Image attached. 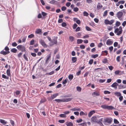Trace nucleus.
<instances>
[{
  "instance_id": "1",
  "label": "nucleus",
  "mask_w": 126,
  "mask_h": 126,
  "mask_svg": "<svg viewBox=\"0 0 126 126\" xmlns=\"http://www.w3.org/2000/svg\"><path fill=\"white\" fill-rule=\"evenodd\" d=\"M101 107L104 109H107L108 110H115V108L112 106H109L106 105H102Z\"/></svg>"
},
{
  "instance_id": "2",
  "label": "nucleus",
  "mask_w": 126,
  "mask_h": 126,
  "mask_svg": "<svg viewBox=\"0 0 126 126\" xmlns=\"http://www.w3.org/2000/svg\"><path fill=\"white\" fill-rule=\"evenodd\" d=\"M122 28L121 27H120L119 28H117L114 31L115 33H116L117 35H119L122 33Z\"/></svg>"
},
{
  "instance_id": "3",
  "label": "nucleus",
  "mask_w": 126,
  "mask_h": 126,
  "mask_svg": "<svg viewBox=\"0 0 126 126\" xmlns=\"http://www.w3.org/2000/svg\"><path fill=\"white\" fill-rule=\"evenodd\" d=\"M16 47L18 50H20L22 52H25L26 51L25 47L22 45H18Z\"/></svg>"
},
{
  "instance_id": "4",
  "label": "nucleus",
  "mask_w": 126,
  "mask_h": 126,
  "mask_svg": "<svg viewBox=\"0 0 126 126\" xmlns=\"http://www.w3.org/2000/svg\"><path fill=\"white\" fill-rule=\"evenodd\" d=\"M123 15V13L122 12L120 11L118 12L116 14V15L118 18L120 20H121V18Z\"/></svg>"
},
{
  "instance_id": "5",
  "label": "nucleus",
  "mask_w": 126,
  "mask_h": 126,
  "mask_svg": "<svg viewBox=\"0 0 126 126\" xmlns=\"http://www.w3.org/2000/svg\"><path fill=\"white\" fill-rule=\"evenodd\" d=\"M112 120V119L111 118H106L104 120V124L106 125V123L110 124L111 123Z\"/></svg>"
},
{
  "instance_id": "6",
  "label": "nucleus",
  "mask_w": 126,
  "mask_h": 126,
  "mask_svg": "<svg viewBox=\"0 0 126 126\" xmlns=\"http://www.w3.org/2000/svg\"><path fill=\"white\" fill-rule=\"evenodd\" d=\"M114 21V20H111L109 21L107 19L105 20V23L106 24H112Z\"/></svg>"
},
{
  "instance_id": "7",
  "label": "nucleus",
  "mask_w": 126,
  "mask_h": 126,
  "mask_svg": "<svg viewBox=\"0 0 126 126\" xmlns=\"http://www.w3.org/2000/svg\"><path fill=\"white\" fill-rule=\"evenodd\" d=\"M99 117L98 116L97 117L95 116L92 117L91 118V120L92 122L97 123L98 118H99Z\"/></svg>"
},
{
  "instance_id": "8",
  "label": "nucleus",
  "mask_w": 126,
  "mask_h": 126,
  "mask_svg": "<svg viewBox=\"0 0 126 126\" xmlns=\"http://www.w3.org/2000/svg\"><path fill=\"white\" fill-rule=\"evenodd\" d=\"M43 47H47V45L45 43L44 41L42 39L40 40L39 41Z\"/></svg>"
},
{
  "instance_id": "9",
  "label": "nucleus",
  "mask_w": 126,
  "mask_h": 126,
  "mask_svg": "<svg viewBox=\"0 0 126 126\" xmlns=\"http://www.w3.org/2000/svg\"><path fill=\"white\" fill-rule=\"evenodd\" d=\"M123 73V72H121L119 70L116 71L114 72V74L116 75H121Z\"/></svg>"
},
{
  "instance_id": "10",
  "label": "nucleus",
  "mask_w": 126,
  "mask_h": 126,
  "mask_svg": "<svg viewBox=\"0 0 126 126\" xmlns=\"http://www.w3.org/2000/svg\"><path fill=\"white\" fill-rule=\"evenodd\" d=\"M72 99V98H63V102H68L70 101Z\"/></svg>"
},
{
  "instance_id": "11",
  "label": "nucleus",
  "mask_w": 126,
  "mask_h": 126,
  "mask_svg": "<svg viewBox=\"0 0 126 126\" xmlns=\"http://www.w3.org/2000/svg\"><path fill=\"white\" fill-rule=\"evenodd\" d=\"M92 95L93 97H95L99 95V94L98 92L95 91L92 93Z\"/></svg>"
},
{
  "instance_id": "12",
  "label": "nucleus",
  "mask_w": 126,
  "mask_h": 126,
  "mask_svg": "<svg viewBox=\"0 0 126 126\" xmlns=\"http://www.w3.org/2000/svg\"><path fill=\"white\" fill-rule=\"evenodd\" d=\"M112 43V41L110 39H108L107 40L106 43V44L108 45H110Z\"/></svg>"
},
{
  "instance_id": "13",
  "label": "nucleus",
  "mask_w": 126,
  "mask_h": 126,
  "mask_svg": "<svg viewBox=\"0 0 126 126\" xmlns=\"http://www.w3.org/2000/svg\"><path fill=\"white\" fill-rule=\"evenodd\" d=\"M118 85V84L117 83L115 82L113 83L111 86V87L114 88L115 89H116L117 86Z\"/></svg>"
},
{
  "instance_id": "14",
  "label": "nucleus",
  "mask_w": 126,
  "mask_h": 126,
  "mask_svg": "<svg viewBox=\"0 0 126 126\" xmlns=\"http://www.w3.org/2000/svg\"><path fill=\"white\" fill-rule=\"evenodd\" d=\"M73 20L74 22H76L78 24H79L80 23V21L77 18H73Z\"/></svg>"
},
{
  "instance_id": "15",
  "label": "nucleus",
  "mask_w": 126,
  "mask_h": 126,
  "mask_svg": "<svg viewBox=\"0 0 126 126\" xmlns=\"http://www.w3.org/2000/svg\"><path fill=\"white\" fill-rule=\"evenodd\" d=\"M58 93H56L53 94V95L51 96L50 97L51 99H54L58 96Z\"/></svg>"
},
{
  "instance_id": "16",
  "label": "nucleus",
  "mask_w": 126,
  "mask_h": 126,
  "mask_svg": "<svg viewBox=\"0 0 126 126\" xmlns=\"http://www.w3.org/2000/svg\"><path fill=\"white\" fill-rule=\"evenodd\" d=\"M58 2L57 1L54 0H51L49 2L50 3L55 4H58Z\"/></svg>"
},
{
  "instance_id": "17",
  "label": "nucleus",
  "mask_w": 126,
  "mask_h": 126,
  "mask_svg": "<svg viewBox=\"0 0 126 126\" xmlns=\"http://www.w3.org/2000/svg\"><path fill=\"white\" fill-rule=\"evenodd\" d=\"M103 7L102 5L100 3H98L97 5V7L98 9H99L102 8Z\"/></svg>"
},
{
  "instance_id": "18",
  "label": "nucleus",
  "mask_w": 126,
  "mask_h": 126,
  "mask_svg": "<svg viewBox=\"0 0 126 126\" xmlns=\"http://www.w3.org/2000/svg\"><path fill=\"white\" fill-rule=\"evenodd\" d=\"M0 122L4 125H6L7 123L6 121H5L4 120L2 119H0Z\"/></svg>"
},
{
  "instance_id": "19",
  "label": "nucleus",
  "mask_w": 126,
  "mask_h": 126,
  "mask_svg": "<svg viewBox=\"0 0 126 126\" xmlns=\"http://www.w3.org/2000/svg\"><path fill=\"white\" fill-rule=\"evenodd\" d=\"M57 43V41L56 40H54L53 42L51 41L50 43H49V45L50 46L53 45L54 44H56Z\"/></svg>"
},
{
  "instance_id": "20",
  "label": "nucleus",
  "mask_w": 126,
  "mask_h": 126,
  "mask_svg": "<svg viewBox=\"0 0 126 126\" xmlns=\"http://www.w3.org/2000/svg\"><path fill=\"white\" fill-rule=\"evenodd\" d=\"M67 126H73V124L71 122H67L66 123Z\"/></svg>"
},
{
  "instance_id": "21",
  "label": "nucleus",
  "mask_w": 126,
  "mask_h": 126,
  "mask_svg": "<svg viewBox=\"0 0 126 126\" xmlns=\"http://www.w3.org/2000/svg\"><path fill=\"white\" fill-rule=\"evenodd\" d=\"M95 113V111L94 110H92L90 111L88 114V116L89 117H91L92 115Z\"/></svg>"
},
{
  "instance_id": "22",
  "label": "nucleus",
  "mask_w": 126,
  "mask_h": 126,
  "mask_svg": "<svg viewBox=\"0 0 126 126\" xmlns=\"http://www.w3.org/2000/svg\"><path fill=\"white\" fill-rule=\"evenodd\" d=\"M51 56L50 54L49 55L47 56L46 61V63H48V62L49 60L50 59Z\"/></svg>"
},
{
  "instance_id": "23",
  "label": "nucleus",
  "mask_w": 126,
  "mask_h": 126,
  "mask_svg": "<svg viewBox=\"0 0 126 126\" xmlns=\"http://www.w3.org/2000/svg\"><path fill=\"white\" fill-rule=\"evenodd\" d=\"M10 53V52L8 51H7L6 52L4 51H2L0 53L1 54L4 55H6L7 54H8Z\"/></svg>"
},
{
  "instance_id": "24",
  "label": "nucleus",
  "mask_w": 126,
  "mask_h": 126,
  "mask_svg": "<svg viewBox=\"0 0 126 126\" xmlns=\"http://www.w3.org/2000/svg\"><path fill=\"white\" fill-rule=\"evenodd\" d=\"M114 94L117 96H119L121 95V94L119 92H115L114 93Z\"/></svg>"
},
{
  "instance_id": "25",
  "label": "nucleus",
  "mask_w": 126,
  "mask_h": 126,
  "mask_svg": "<svg viewBox=\"0 0 126 126\" xmlns=\"http://www.w3.org/2000/svg\"><path fill=\"white\" fill-rule=\"evenodd\" d=\"M10 69H7L6 71L7 74L8 76L10 77L11 76L10 73Z\"/></svg>"
},
{
  "instance_id": "26",
  "label": "nucleus",
  "mask_w": 126,
  "mask_h": 126,
  "mask_svg": "<svg viewBox=\"0 0 126 126\" xmlns=\"http://www.w3.org/2000/svg\"><path fill=\"white\" fill-rule=\"evenodd\" d=\"M11 51L14 53H16L17 51V50L15 48H13L11 49Z\"/></svg>"
},
{
  "instance_id": "27",
  "label": "nucleus",
  "mask_w": 126,
  "mask_h": 126,
  "mask_svg": "<svg viewBox=\"0 0 126 126\" xmlns=\"http://www.w3.org/2000/svg\"><path fill=\"white\" fill-rule=\"evenodd\" d=\"M70 110L73 111H81V110L79 108H74L70 109Z\"/></svg>"
},
{
  "instance_id": "28",
  "label": "nucleus",
  "mask_w": 126,
  "mask_h": 126,
  "mask_svg": "<svg viewBox=\"0 0 126 126\" xmlns=\"http://www.w3.org/2000/svg\"><path fill=\"white\" fill-rule=\"evenodd\" d=\"M79 114L80 115H87V113H84L82 111H81L80 113Z\"/></svg>"
},
{
  "instance_id": "29",
  "label": "nucleus",
  "mask_w": 126,
  "mask_h": 126,
  "mask_svg": "<svg viewBox=\"0 0 126 126\" xmlns=\"http://www.w3.org/2000/svg\"><path fill=\"white\" fill-rule=\"evenodd\" d=\"M54 100L58 103L63 102V98L62 99H55Z\"/></svg>"
},
{
  "instance_id": "30",
  "label": "nucleus",
  "mask_w": 126,
  "mask_h": 126,
  "mask_svg": "<svg viewBox=\"0 0 126 126\" xmlns=\"http://www.w3.org/2000/svg\"><path fill=\"white\" fill-rule=\"evenodd\" d=\"M83 41L82 39H78L77 40V43L78 44H81L82 43Z\"/></svg>"
},
{
  "instance_id": "31",
  "label": "nucleus",
  "mask_w": 126,
  "mask_h": 126,
  "mask_svg": "<svg viewBox=\"0 0 126 126\" xmlns=\"http://www.w3.org/2000/svg\"><path fill=\"white\" fill-rule=\"evenodd\" d=\"M2 77L4 79H9V77L6 76L5 75L3 74L2 75Z\"/></svg>"
},
{
  "instance_id": "32",
  "label": "nucleus",
  "mask_w": 126,
  "mask_h": 126,
  "mask_svg": "<svg viewBox=\"0 0 126 126\" xmlns=\"http://www.w3.org/2000/svg\"><path fill=\"white\" fill-rule=\"evenodd\" d=\"M73 77V75H72L70 74L68 76V78L70 80H71Z\"/></svg>"
},
{
  "instance_id": "33",
  "label": "nucleus",
  "mask_w": 126,
  "mask_h": 126,
  "mask_svg": "<svg viewBox=\"0 0 126 126\" xmlns=\"http://www.w3.org/2000/svg\"><path fill=\"white\" fill-rule=\"evenodd\" d=\"M77 60V58L76 57H73L72 59V60L73 63L75 62Z\"/></svg>"
},
{
  "instance_id": "34",
  "label": "nucleus",
  "mask_w": 126,
  "mask_h": 126,
  "mask_svg": "<svg viewBox=\"0 0 126 126\" xmlns=\"http://www.w3.org/2000/svg\"><path fill=\"white\" fill-rule=\"evenodd\" d=\"M103 120V118H102L100 119H98V118L97 123H100Z\"/></svg>"
},
{
  "instance_id": "35",
  "label": "nucleus",
  "mask_w": 126,
  "mask_h": 126,
  "mask_svg": "<svg viewBox=\"0 0 126 126\" xmlns=\"http://www.w3.org/2000/svg\"><path fill=\"white\" fill-rule=\"evenodd\" d=\"M69 40L71 42H72L74 39V37L72 36H70L69 37Z\"/></svg>"
},
{
  "instance_id": "36",
  "label": "nucleus",
  "mask_w": 126,
  "mask_h": 126,
  "mask_svg": "<svg viewBox=\"0 0 126 126\" xmlns=\"http://www.w3.org/2000/svg\"><path fill=\"white\" fill-rule=\"evenodd\" d=\"M120 24H121L120 22L117 21L116 22L115 24L116 26L118 27L120 25Z\"/></svg>"
},
{
  "instance_id": "37",
  "label": "nucleus",
  "mask_w": 126,
  "mask_h": 126,
  "mask_svg": "<svg viewBox=\"0 0 126 126\" xmlns=\"http://www.w3.org/2000/svg\"><path fill=\"white\" fill-rule=\"evenodd\" d=\"M23 57L25 59L26 61H28V59L26 56L25 54H24L23 55Z\"/></svg>"
},
{
  "instance_id": "38",
  "label": "nucleus",
  "mask_w": 126,
  "mask_h": 126,
  "mask_svg": "<svg viewBox=\"0 0 126 126\" xmlns=\"http://www.w3.org/2000/svg\"><path fill=\"white\" fill-rule=\"evenodd\" d=\"M107 60L106 58L102 60V62L104 63H106L107 62Z\"/></svg>"
},
{
  "instance_id": "39",
  "label": "nucleus",
  "mask_w": 126,
  "mask_h": 126,
  "mask_svg": "<svg viewBox=\"0 0 126 126\" xmlns=\"http://www.w3.org/2000/svg\"><path fill=\"white\" fill-rule=\"evenodd\" d=\"M77 90L79 92H80L81 91V88L79 87H77Z\"/></svg>"
},
{
  "instance_id": "40",
  "label": "nucleus",
  "mask_w": 126,
  "mask_h": 126,
  "mask_svg": "<svg viewBox=\"0 0 126 126\" xmlns=\"http://www.w3.org/2000/svg\"><path fill=\"white\" fill-rule=\"evenodd\" d=\"M83 14L84 16H87L89 15V14L86 11L84 12H83Z\"/></svg>"
},
{
  "instance_id": "41",
  "label": "nucleus",
  "mask_w": 126,
  "mask_h": 126,
  "mask_svg": "<svg viewBox=\"0 0 126 126\" xmlns=\"http://www.w3.org/2000/svg\"><path fill=\"white\" fill-rule=\"evenodd\" d=\"M114 122L115 124H118L119 123V122L116 119H114Z\"/></svg>"
},
{
  "instance_id": "42",
  "label": "nucleus",
  "mask_w": 126,
  "mask_h": 126,
  "mask_svg": "<svg viewBox=\"0 0 126 126\" xmlns=\"http://www.w3.org/2000/svg\"><path fill=\"white\" fill-rule=\"evenodd\" d=\"M41 32V30L40 29L37 30L35 32H36L37 34Z\"/></svg>"
},
{
  "instance_id": "43",
  "label": "nucleus",
  "mask_w": 126,
  "mask_h": 126,
  "mask_svg": "<svg viewBox=\"0 0 126 126\" xmlns=\"http://www.w3.org/2000/svg\"><path fill=\"white\" fill-rule=\"evenodd\" d=\"M34 43V40H32L30 41V45H33Z\"/></svg>"
},
{
  "instance_id": "44",
  "label": "nucleus",
  "mask_w": 126,
  "mask_h": 126,
  "mask_svg": "<svg viewBox=\"0 0 126 126\" xmlns=\"http://www.w3.org/2000/svg\"><path fill=\"white\" fill-rule=\"evenodd\" d=\"M78 10L79 8L77 7H75L73 9V11L75 12H77L78 11Z\"/></svg>"
},
{
  "instance_id": "45",
  "label": "nucleus",
  "mask_w": 126,
  "mask_h": 126,
  "mask_svg": "<svg viewBox=\"0 0 126 126\" xmlns=\"http://www.w3.org/2000/svg\"><path fill=\"white\" fill-rule=\"evenodd\" d=\"M108 13V11L107 10H106L103 13V16H105L107 15V14Z\"/></svg>"
},
{
  "instance_id": "46",
  "label": "nucleus",
  "mask_w": 126,
  "mask_h": 126,
  "mask_svg": "<svg viewBox=\"0 0 126 126\" xmlns=\"http://www.w3.org/2000/svg\"><path fill=\"white\" fill-rule=\"evenodd\" d=\"M12 46L13 47H16V46L17 45V44L16 42H13V43L12 44Z\"/></svg>"
},
{
  "instance_id": "47",
  "label": "nucleus",
  "mask_w": 126,
  "mask_h": 126,
  "mask_svg": "<svg viewBox=\"0 0 126 126\" xmlns=\"http://www.w3.org/2000/svg\"><path fill=\"white\" fill-rule=\"evenodd\" d=\"M60 116V117H66V115L65 114H61Z\"/></svg>"
},
{
  "instance_id": "48",
  "label": "nucleus",
  "mask_w": 126,
  "mask_h": 126,
  "mask_svg": "<svg viewBox=\"0 0 126 126\" xmlns=\"http://www.w3.org/2000/svg\"><path fill=\"white\" fill-rule=\"evenodd\" d=\"M106 80L105 79H100L99 80V82L100 83H103Z\"/></svg>"
},
{
  "instance_id": "49",
  "label": "nucleus",
  "mask_w": 126,
  "mask_h": 126,
  "mask_svg": "<svg viewBox=\"0 0 126 126\" xmlns=\"http://www.w3.org/2000/svg\"><path fill=\"white\" fill-rule=\"evenodd\" d=\"M104 93L105 94H109L110 93V92L108 91H104Z\"/></svg>"
},
{
  "instance_id": "50",
  "label": "nucleus",
  "mask_w": 126,
  "mask_h": 126,
  "mask_svg": "<svg viewBox=\"0 0 126 126\" xmlns=\"http://www.w3.org/2000/svg\"><path fill=\"white\" fill-rule=\"evenodd\" d=\"M65 121L63 120H59V122L60 123H63Z\"/></svg>"
},
{
  "instance_id": "51",
  "label": "nucleus",
  "mask_w": 126,
  "mask_h": 126,
  "mask_svg": "<svg viewBox=\"0 0 126 126\" xmlns=\"http://www.w3.org/2000/svg\"><path fill=\"white\" fill-rule=\"evenodd\" d=\"M89 37V36L88 35H86L83 36V38L84 39H85L88 38Z\"/></svg>"
},
{
  "instance_id": "52",
  "label": "nucleus",
  "mask_w": 126,
  "mask_h": 126,
  "mask_svg": "<svg viewBox=\"0 0 126 126\" xmlns=\"http://www.w3.org/2000/svg\"><path fill=\"white\" fill-rule=\"evenodd\" d=\"M34 36V35L33 34H31L28 36V37L30 38H32Z\"/></svg>"
},
{
  "instance_id": "53",
  "label": "nucleus",
  "mask_w": 126,
  "mask_h": 126,
  "mask_svg": "<svg viewBox=\"0 0 126 126\" xmlns=\"http://www.w3.org/2000/svg\"><path fill=\"white\" fill-rule=\"evenodd\" d=\"M119 96L120 97L119 98V99L120 101L121 102L122 101L123 98V96H121V95H120V96Z\"/></svg>"
},
{
  "instance_id": "54",
  "label": "nucleus",
  "mask_w": 126,
  "mask_h": 126,
  "mask_svg": "<svg viewBox=\"0 0 126 126\" xmlns=\"http://www.w3.org/2000/svg\"><path fill=\"white\" fill-rule=\"evenodd\" d=\"M126 25V21H125L123 22L122 23V25L124 27Z\"/></svg>"
},
{
  "instance_id": "55",
  "label": "nucleus",
  "mask_w": 126,
  "mask_h": 126,
  "mask_svg": "<svg viewBox=\"0 0 126 126\" xmlns=\"http://www.w3.org/2000/svg\"><path fill=\"white\" fill-rule=\"evenodd\" d=\"M10 122L11 124L13 126H14V122L12 120H10Z\"/></svg>"
},
{
  "instance_id": "56",
  "label": "nucleus",
  "mask_w": 126,
  "mask_h": 126,
  "mask_svg": "<svg viewBox=\"0 0 126 126\" xmlns=\"http://www.w3.org/2000/svg\"><path fill=\"white\" fill-rule=\"evenodd\" d=\"M66 9V7L65 6H63L62 7L61 10L63 11H64Z\"/></svg>"
},
{
  "instance_id": "57",
  "label": "nucleus",
  "mask_w": 126,
  "mask_h": 126,
  "mask_svg": "<svg viewBox=\"0 0 126 126\" xmlns=\"http://www.w3.org/2000/svg\"><path fill=\"white\" fill-rule=\"evenodd\" d=\"M85 47L83 45H81L80 46V48L82 49H84L85 48Z\"/></svg>"
},
{
  "instance_id": "58",
  "label": "nucleus",
  "mask_w": 126,
  "mask_h": 126,
  "mask_svg": "<svg viewBox=\"0 0 126 126\" xmlns=\"http://www.w3.org/2000/svg\"><path fill=\"white\" fill-rule=\"evenodd\" d=\"M22 54V53L21 52H19L17 54V56L18 57L20 58L21 57Z\"/></svg>"
},
{
  "instance_id": "59",
  "label": "nucleus",
  "mask_w": 126,
  "mask_h": 126,
  "mask_svg": "<svg viewBox=\"0 0 126 126\" xmlns=\"http://www.w3.org/2000/svg\"><path fill=\"white\" fill-rule=\"evenodd\" d=\"M46 101V99L45 98H44V99H42L40 102L41 103H43L45 102Z\"/></svg>"
},
{
  "instance_id": "60",
  "label": "nucleus",
  "mask_w": 126,
  "mask_h": 126,
  "mask_svg": "<svg viewBox=\"0 0 126 126\" xmlns=\"http://www.w3.org/2000/svg\"><path fill=\"white\" fill-rule=\"evenodd\" d=\"M93 60L91 59L90 60L89 62V63L91 65L93 63Z\"/></svg>"
},
{
  "instance_id": "61",
  "label": "nucleus",
  "mask_w": 126,
  "mask_h": 126,
  "mask_svg": "<svg viewBox=\"0 0 126 126\" xmlns=\"http://www.w3.org/2000/svg\"><path fill=\"white\" fill-rule=\"evenodd\" d=\"M86 29L87 31H90L91 30V29L88 26H86Z\"/></svg>"
},
{
  "instance_id": "62",
  "label": "nucleus",
  "mask_w": 126,
  "mask_h": 126,
  "mask_svg": "<svg viewBox=\"0 0 126 126\" xmlns=\"http://www.w3.org/2000/svg\"><path fill=\"white\" fill-rule=\"evenodd\" d=\"M62 26L63 27H65L66 26V24L65 22H63L62 24Z\"/></svg>"
},
{
  "instance_id": "63",
  "label": "nucleus",
  "mask_w": 126,
  "mask_h": 126,
  "mask_svg": "<svg viewBox=\"0 0 126 126\" xmlns=\"http://www.w3.org/2000/svg\"><path fill=\"white\" fill-rule=\"evenodd\" d=\"M75 49L77 51H78L79 50V48L78 47H75Z\"/></svg>"
},
{
  "instance_id": "64",
  "label": "nucleus",
  "mask_w": 126,
  "mask_h": 126,
  "mask_svg": "<svg viewBox=\"0 0 126 126\" xmlns=\"http://www.w3.org/2000/svg\"><path fill=\"white\" fill-rule=\"evenodd\" d=\"M103 45V44L101 43H99L98 46V47H100Z\"/></svg>"
}]
</instances>
